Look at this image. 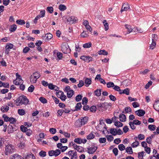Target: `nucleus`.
<instances>
[{
  "instance_id": "nucleus-1",
  "label": "nucleus",
  "mask_w": 159,
  "mask_h": 159,
  "mask_svg": "<svg viewBox=\"0 0 159 159\" xmlns=\"http://www.w3.org/2000/svg\"><path fill=\"white\" fill-rule=\"evenodd\" d=\"M15 104L17 106H20L22 105H27L29 102L27 98L24 95L19 96L15 101Z\"/></svg>"
},
{
  "instance_id": "nucleus-2",
  "label": "nucleus",
  "mask_w": 159,
  "mask_h": 159,
  "mask_svg": "<svg viewBox=\"0 0 159 159\" xmlns=\"http://www.w3.org/2000/svg\"><path fill=\"white\" fill-rule=\"evenodd\" d=\"M15 151V147L11 144H8L5 148V154L8 155L13 152Z\"/></svg>"
},
{
  "instance_id": "nucleus-3",
  "label": "nucleus",
  "mask_w": 159,
  "mask_h": 159,
  "mask_svg": "<svg viewBox=\"0 0 159 159\" xmlns=\"http://www.w3.org/2000/svg\"><path fill=\"white\" fill-rule=\"evenodd\" d=\"M33 75H31L30 77V82L32 83H35L38 79L41 76L39 72H35L33 73Z\"/></svg>"
},
{
  "instance_id": "nucleus-4",
  "label": "nucleus",
  "mask_w": 159,
  "mask_h": 159,
  "mask_svg": "<svg viewBox=\"0 0 159 159\" xmlns=\"http://www.w3.org/2000/svg\"><path fill=\"white\" fill-rule=\"evenodd\" d=\"M64 91L67 93V96L68 98H71L74 94L73 90L70 89V88L69 86H66L65 89Z\"/></svg>"
},
{
  "instance_id": "nucleus-5",
  "label": "nucleus",
  "mask_w": 159,
  "mask_h": 159,
  "mask_svg": "<svg viewBox=\"0 0 159 159\" xmlns=\"http://www.w3.org/2000/svg\"><path fill=\"white\" fill-rule=\"evenodd\" d=\"M141 124V122L140 121L136 119L133 120V121H130L129 123V125L132 129L134 130L136 129V127L134 125H139Z\"/></svg>"
},
{
  "instance_id": "nucleus-6",
  "label": "nucleus",
  "mask_w": 159,
  "mask_h": 159,
  "mask_svg": "<svg viewBox=\"0 0 159 159\" xmlns=\"http://www.w3.org/2000/svg\"><path fill=\"white\" fill-rule=\"evenodd\" d=\"M61 49L63 53L66 54L70 51L68 45L67 43H66L65 45H62L61 46Z\"/></svg>"
},
{
  "instance_id": "nucleus-7",
  "label": "nucleus",
  "mask_w": 159,
  "mask_h": 159,
  "mask_svg": "<svg viewBox=\"0 0 159 159\" xmlns=\"http://www.w3.org/2000/svg\"><path fill=\"white\" fill-rule=\"evenodd\" d=\"M68 155L71 157V159H77L78 157L77 153L76 151L74 150H70L68 153Z\"/></svg>"
},
{
  "instance_id": "nucleus-8",
  "label": "nucleus",
  "mask_w": 159,
  "mask_h": 159,
  "mask_svg": "<svg viewBox=\"0 0 159 159\" xmlns=\"http://www.w3.org/2000/svg\"><path fill=\"white\" fill-rule=\"evenodd\" d=\"M97 149L98 147L97 146L89 147L87 148L88 150L87 152L89 154H93L96 152Z\"/></svg>"
},
{
  "instance_id": "nucleus-9",
  "label": "nucleus",
  "mask_w": 159,
  "mask_h": 159,
  "mask_svg": "<svg viewBox=\"0 0 159 159\" xmlns=\"http://www.w3.org/2000/svg\"><path fill=\"white\" fill-rule=\"evenodd\" d=\"M80 58L87 62H89L90 61H92L93 60L92 57L89 56L83 55L80 57Z\"/></svg>"
},
{
  "instance_id": "nucleus-10",
  "label": "nucleus",
  "mask_w": 159,
  "mask_h": 159,
  "mask_svg": "<svg viewBox=\"0 0 159 159\" xmlns=\"http://www.w3.org/2000/svg\"><path fill=\"white\" fill-rule=\"evenodd\" d=\"M129 8L130 7L129 4L128 3H124L122 5L120 11L122 12L123 11H127Z\"/></svg>"
},
{
  "instance_id": "nucleus-11",
  "label": "nucleus",
  "mask_w": 159,
  "mask_h": 159,
  "mask_svg": "<svg viewBox=\"0 0 159 159\" xmlns=\"http://www.w3.org/2000/svg\"><path fill=\"white\" fill-rule=\"evenodd\" d=\"M135 113L139 116H143L145 113V111L142 109H139L135 111Z\"/></svg>"
},
{
  "instance_id": "nucleus-12",
  "label": "nucleus",
  "mask_w": 159,
  "mask_h": 159,
  "mask_svg": "<svg viewBox=\"0 0 159 159\" xmlns=\"http://www.w3.org/2000/svg\"><path fill=\"white\" fill-rule=\"evenodd\" d=\"M106 125L104 122H101L100 121L99 124L98 126V128L100 131H102L104 129H105L106 130Z\"/></svg>"
},
{
  "instance_id": "nucleus-13",
  "label": "nucleus",
  "mask_w": 159,
  "mask_h": 159,
  "mask_svg": "<svg viewBox=\"0 0 159 159\" xmlns=\"http://www.w3.org/2000/svg\"><path fill=\"white\" fill-rule=\"evenodd\" d=\"M52 37L53 36L52 34L49 33H47L45 35L44 40L46 42H48L51 39Z\"/></svg>"
},
{
  "instance_id": "nucleus-14",
  "label": "nucleus",
  "mask_w": 159,
  "mask_h": 159,
  "mask_svg": "<svg viewBox=\"0 0 159 159\" xmlns=\"http://www.w3.org/2000/svg\"><path fill=\"white\" fill-rule=\"evenodd\" d=\"M92 80L91 79L86 78L84 80V83L85 84V86L88 87L91 84Z\"/></svg>"
},
{
  "instance_id": "nucleus-15",
  "label": "nucleus",
  "mask_w": 159,
  "mask_h": 159,
  "mask_svg": "<svg viewBox=\"0 0 159 159\" xmlns=\"http://www.w3.org/2000/svg\"><path fill=\"white\" fill-rule=\"evenodd\" d=\"M82 125H85L88 121V118L87 117H81L79 119Z\"/></svg>"
},
{
  "instance_id": "nucleus-16",
  "label": "nucleus",
  "mask_w": 159,
  "mask_h": 159,
  "mask_svg": "<svg viewBox=\"0 0 159 159\" xmlns=\"http://www.w3.org/2000/svg\"><path fill=\"white\" fill-rule=\"evenodd\" d=\"M120 120L122 122H124L126 120V117L125 115L124 114H120L119 116Z\"/></svg>"
},
{
  "instance_id": "nucleus-17",
  "label": "nucleus",
  "mask_w": 159,
  "mask_h": 159,
  "mask_svg": "<svg viewBox=\"0 0 159 159\" xmlns=\"http://www.w3.org/2000/svg\"><path fill=\"white\" fill-rule=\"evenodd\" d=\"M154 109L157 111H159V100L157 101L153 105Z\"/></svg>"
},
{
  "instance_id": "nucleus-18",
  "label": "nucleus",
  "mask_w": 159,
  "mask_h": 159,
  "mask_svg": "<svg viewBox=\"0 0 159 159\" xmlns=\"http://www.w3.org/2000/svg\"><path fill=\"white\" fill-rule=\"evenodd\" d=\"M110 133L112 135L115 136L117 134V130L115 128H111L110 129Z\"/></svg>"
},
{
  "instance_id": "nucleus-19",
  "label": "nucleus",
  "mask_w": 159,
  "mask_h": 159,
  "mask_svg": "<svg viewBox=\"0 0 159 159\" xmlns=\"http://www.w3.org/2000/svg\"><path fill=\"white\" fill-rule=\"evenodd\" d=\"M74 125L77 128L80 127L83 125L79 119L75 121Z\"/></svg>"
},
{
  "instance_id": "nucleus-20",
  "label": "nucleus",
  "mask_w": 159,
  "mask_h": 159,
  "mask_svg": "<svg viewBox=\"0 0 159 159\" xmlns=\"http://www.w3.org/2000/svg\"><path fill=\"white\" fill-rule=\"evenodd\" d=\"M9 159H22L21 157L18 154H15L12 156Z\"/></svg>"
},
{
  "instance_id": "nucleus-21",
  "label": "nucleus",
  "mask_w": 159,
  "mask_h": 159,
  "mask_svg": "<svg viewBox=\"0 0 159 159\" xmlns=\"http://www.w3.org/2000/svg\"><path fill=\"white\" fill-rule=\"evenodd\" d=\"M9 109V107L8 106H2L1 107V111L3 112H5L7 111Z\"/></svg>"
},
{
  "instance_id": "nucleus-22",
  "label": "nucleus",
  "mask_w": 159,
  "mask_h": 159,
  "mask_svg": "<svg viewBox=\"0 0 159 159\" xmlns=\"http://www.w3.org/2000/svg\"><path fill=\"white\" fill-rule=\"evenodd\" d=\"M35 157L34 155L32 153L28 154L25 157V159H35Z\"/></svg>"
},
{
  "instance_id": "nucleus-23",
  "label": "nucleus",
  "mask_w": 159,
  "mask_h": 159,
  "mask_svg": "<svg viewBox=\"0 0 159 159\" xmlns=\"http://www.w3.org/2000/svg\"><path fill=\"white\" fill-rule=\"evenodd\" d=\"M17 26L16 25L14 24L10 26L9 29V30L11 32H14L16 29Z\"/></svg>"
},
{
  "instance_id": "nucleus-24",
  "label": "nucleus",
  "mask_w": 159,
  "mask_h": 159,
  "mask_svg": "<svg viewBox=\"0 0 159 159\" xmlns=\"http://www.w3.org/2000/svg\"><path fill=\"white\" fill-rule=\"evenodd\" d=\"M104 26L105 27V30L107 31L109 29V25L106 20H104L103 21Z\"/></svg>"
},
{
  "instance_id": "nucleus-25",
  "label": "nucleus",
  "mask_w": 159,
  "mask_h": 159,
  "mask_svg": "<svg viewBox=\"0 0 159 159\" xmlns=\"http://www.w3.org/2000/svg\"><path fill=\"white\" fill-rule=\"evenodd\" d=\"M94 93L95 95L97 97L100 96L101 94V89H97L94 91Z\"/></svg>"
},
{
  "instance_id": "nucleus-26",
  "label": "nucleus",
  "mask_w": 159,
  "mask_h": 159,
  "mask_svg": "<svg viewBox=\"0 0 159 159\" xmlns=\"http://www.w3.org/2000/svg\"><path fill=\"white\" fill-rule=\"evenodd\" d=\"M18 113L20 116H23L25 114V111L23 109H20L18 110Z\"/></svg>"
},
{
  "instance_id": "nucleus-27",
  "label": "nucleus",
  "mask_w": 159,
  "mask_h": 159,
  "mask_svg": "<svg viewBox=\"0 0 159 159\" xmlns=\"http://www.w3.org/2000/svg\"><path fill=\"white\" fill-rule=\"evenodd\" d=\"M82 107V105L81 102H78L76 106L75 107V111H78L79 110H80L81 108Z\"/></svg>"
},
{
  "instance_id": "nucleus-28",
  "label": "nucleus",
  "mask_w": 159,
  "mask_h": 159,
  "mask_svg": "<svg viewBox=\"0 0 159 159\" xmlns=\"http://www.w3.org/2000/svg\"><path fill=\"white\" fill-rule=\"evenodd\" d=\"M13 47V44L10 43H8L5 46V49H6L10 50V49H12Z\"/></svg>"
},
{
  "instance_id": "nucleus-29",
  "label": "nucleus",
  "mask_w": 159,
  "mask_h": 159,
  "mask_svg": "<svg viewBox=\"0 0 159 159\" xmlns=\"http://www.w3.org/2000/svg\"><path fill=\"white\" fill-rule=\"evenodd\" d=\"M48 88L51 90L54 89L56 88H57V89H58V87H57L56 85H53L52 83H50V84H48Z\"/></svg>"
},
{
  "instance_id": "nucleus-30",
  "label": "nucleus",
  "mask_w": 159,
  "mask_h": 159,
  "mask_svg": "<svg viewBox=\"0 0 159 159\" xmlns=\"http://www.w3.org/2000/svg\"><path fill=\"white\" fill-rule=\"evenodd\" d=\"M99 55H107L108 54V52L105 50H100L98 52Z\"/></svg>"
},
{
  "instance_id": "nucleus-31",
  "label": "nucleus",
  "mask_w": 159,
  "mask_h": 159,
  "mask_svg": "<svg viewBox=\"0 0 159 159\" xmlns=\"http://www.w3.org/2000/svg\"><path fill=\"white\" fill-rule=\"evenodd\" d=\"M59 9L61 11H64L66 9V7L64 5L60 4L59 6Z\"/></svg>"
},
{
  "instance_id": "nucleus-32",
  "label": "nucleus",
  "mask_w": 159,
  "mask_h": 159,
  "mask_svg": "<svg viewBox=\"0 0 159 159\" xmlns=\"http://www.w3.org/2000/svg\"><path fill=\"white\" fill-rule=\"evenodd\" d=\"M114 125L117 127H120L122 126L123 124L121 122L117 121H115Z\"/></svg>"
},
{
  "instance_id": "nucleus-33",
  "label": "nucleus",
  "mask_w": 159,
  "mask_h": 159,
  "mask_svg": "<svg viewBox=\"0 0 159 159\" xmlns=\"http://www.w3.org/2000/svg\"><path fill=\"white\" fill-rule=\"evenodd\" d=\"M61 93V96L60 97V98L62 101H65L67 98L66 96L64 94V93L62 92H60Z\"/></svg>"
},
{
  "instance_id": "nucleus-34",
  "label": "nucleus",
  "mask_w": 159,
  "mask_h": 159,
  "mask_svg": "<svg viewBox=\"0 0 159 159\" xmlns=\"http://www.w3.org/2000/svg\"><path fill=\"white\" fill-rule=\"evenodd\" d=\"M17 24L19 25H23L25 24V21L23 20H18L16 21Z\"/></svg>"
},
{
  "instance_id": "nucleus-35",
  "label": "nucleus",
  "mask_w": 159,
  "mask_h": 159,
  "mask_svg": "<svg viewBox=\"0 0 159 159\" xmlns=\"http://www.w3.org/2000/svg\"><path fill=\"white\" fill-rule=\"evenodd\" d=\"M148 129L151 131H154L156 128V126L154 125H150L148 126Z\"/></svg>"
},
{
  "instance_id": "nucleus-36",
  "label": "nucleus",
  "mask_w": 159,
  "mask_h": 159,
  "mask_svg": "<svg viewBox=\"0 0 159 159\" xmlns=\"http://www.w3.org/2000/svg\"><path fill=\"white\" fill-rule=\"evenodd\" d=\"M125 149L126 152L129 154H132L133 152L132 149L130 147H127Z\"/></svg>"
},
{
  "instance_id": "nucleus-37",
  "label": "nucleus",
  "mask_w": 159,
  "mask_h": 159,
  "mask_svg": "<svg viewBox=\"0 0 159 159\" xmlns=\"http://www.w3.org/2000/svg\"><path fill=\"white\" fill-rule=\"evenodd\" d=\"M64 112V110L63 109L59 110L57 112V115L58 116H61L63 113Z\"/></svg>"
},
{
  "instance_id": "nucleus-38",
  "label": "nucleus",
  "mask_w": 159,
  "mask_h": 159,
  "mask_svg": "<svg viewBox=\"0 0 159 159\" xmlns=\"http://www.w3.org/2000/svg\"><path fill=\"white\" fill-rule=\"evenodd\" d=\"M39 155L41 157H43L46 156V152L45 151L42 150L39 152Z\"/></svg>"
},
{
  "instance_id": "nucleus-39",
  "label": "nucleus",
  "mask_w": 159,
  "mask_h": 159,
  "mask_svg": "<svg viewBox=\"0 0 159 159\" xmlns=\"http://www.w3.org/2000/svg\"><path fill=\"white\" fill-rule=\"evenodd\" d=\"M91 43L89 42L84 44L83 45V47L84 48H88L90 47L91 46Z\"/></svg>"
},
{
  "instance_id": "nucleus-40",
  "label": "nucleus",
  "mask_w": 159,
  "mask_h": 159,
  "mask_svg": "<svg viewBox=\"0 0 159 159\" xmlns=\"http://www.w3.org/2000/svg\"><path fill=\"white\" fill-rule=\"evenodd\" d=\"M125 28L127 29L128 31V33L127 32V34H129L132 31V28H131L130 25H125Z\"/></svg>"
},
{
  "instance_id": "nucleus-41",
  "label": "nucleus",
  "mask_w": 159,
  "mask_h": 159,
  "mask_svg": "<svg viewBox=\"0 0 159 159\" xmlns=\"http://www.w3.org/2000/svg\"><path fill=\"white\" fill-rule=\"evenodd\" d=\"M82 96L81 94H79L75 97V101L76 102L80 101L82 99Z\"/></svg>"
},
{
  "instance_id": "nucleus-42",
  "label": "nucleus",
  "mask_w": 159,
  "mask_h": 159,
  "mask_svg": "<svg viewBox=\"0 0 159 159\" xmlns=\"http://www.w3.org/2000/svg\"><path fill=\"white\" fill-rule=\"evenodd\" d=\"M18 146L19 148L22 149L24 148L25 147V144L24 143L20 141V143H18Z\"/></svg>"
},
{
  "instance_id": "nucleus-43",
  "label": "nucleus",
  "mask_w": 159,
  "mask_h": 159,
  "mask_svg": "<svg viewBox=\"0 0 159 159\" xmlns=\"http://www.w3.org/2000/svg\"><path fill=\"white\" fill-rule=\"evenodd\" d=\"M144 153V152L143 151L138 153V157L139 159H143Z\"/></svg>"
},
{
  "instance_id": "nucleus-44",
  "label": "nucleus",
  "mask_w": 159,
  "mask_h": 159,
  "mask_svg": "<svg viewBox=\"0 0 159 159\" xmlns=\"http://www.w3.org/2000/svg\"><path fill=\"white\" fill-rule=\"evenodd\" d=\"M61 151L60 150L58 149H57L54 150V156L56 157H57L61 153Z\"/></svg>"
},
{
  "instance_id": "nucleus-45",
  "label": "nucleus",
  "mask_w": 159,
  "mask_h": 159,
  "mask_svg": "<svg viewBox=\"0 0 159 159\" xmlns=\"http://www.w3.org/2000/svg\"><path fill=\"white\" fill-rule=\"evenodd\" d=\"M118 148L120 150L122 151L125 149V147L123 144H120L118 145Z\"/></svg>"
},
{
  "instance_id": "nucleus-46",
  "label": "nucleus",
  "mask_w": 159,
  "mask_h": 159,
  "mask_svg": "<svg viewBox=\"0 0 159 159\" xmlns=\"http://www.w3.org/2000/svg\"><path fill=\"white\" fill-rule=\"evenodd\" d=\"M107 87L108 88H110L111 87H112L113 88V87L114 86V83L111 82H108L107 84Z\"/></svg>"
},
{
  "instance_id": "nucleus-47",
  "label": "nucleus",
  "mask_w": 159,
  "mask_h": 159,
  "mask_svg": "<svg viewBox=\"0 0 159 159\" xmlns=\"http://www.w3.org/2000/svg\"><path fill=\"white\" fill-rule=\"evenodd\" d=\"M71 143H72V146L74 147V149H75V150H76L79 146H78L76 144H75L74 143V142H73V141H71V142H70V143L69 144V147H71Z\"/></svg>"
},
{
  "instance_id": "nucleus-48",
  "label": "nucleus",
  "mask_w": 159,
  "mask_h": 159,
  "mask_svg": "<svg viewBox=\"0 0 159 159\" xmlns=\"http://www.w3.org/2000/svg\"><path fill=\"white\" fill-rule=\"evenodd\" d=\"M39 101L43 103H46L47 102V99L43 97H41L39 98Z\"/></svg>"
},
{
  "instance_id": "nucleus-49",
  "label": "nucleus",
  "mask_w": 159,
  "mask_h": 159,
  "mask_svg": "<svg viewBox=\"0 0 159 159\" xmlns=\"http://www.w3.org/2000/svg\"><path fill=\"white\" fill-rule=\"evenodd\" d=\"M77 20V18H75L74 16L69 17L67 19L68 21H72L73 22L76 21Z\"/></svg>"
},
{
  "instance_id": "nucleus-50",
  "label": "nucleus",
  "mask_w": 159,
  "mask_h": 159,
  "mask_svg": "<svg viewBox=\"0 0 159 159\" xmlns=\"http://www.w3.org/2000/svg\"><path fill=\"white\" fill-rule=\"evenodd\" d=\"M106 137L107 138V140L110 142L112 141L114 139L113 136L111 135H107L106 136Z\"/></svg>"
},
{
  "instance_id": "nucleus-51",
  "label": "nucleus",
  "mask_w": 159,
  "mask_h": 159,
  "mask_svg": "<svg viewBox=\"0 0 159 159\" xmlns=\"http://www.w3.org/2000/svg\"><path fill=\"white\" fill-rule=\"evenodd\" d=\"M45 14V11L44 10H42L40 11L39 14L38 16H39L40 18H41L44 17Z\"/></svg>"
},
{
  "instance_id": "nucleus-52",
  "label": "nucleus",
  "mask_w": 159,
  "mask_h": 159,
  "mask_svg": "<svg viewBox=\"0 0 159 159\" xmlns=\"http://www.w3.org/2000/svg\"><path fill=\"white\" fill-rule=\"evenodd\" d=\"M139 145V142L138 141L136 140L131 144V146L133 148H135L137 147Z\"/></svg>"
},
{
  "instance_id": "nucleus-53",
  "label": "nucleus",
  "mask_w": 159,
  "mask_h": 159,
  "mask_svg": "<svg viewBox=\"0 0 159 159\" xmlns=\"http://www.w3.org/2000/svg\"><path fill=\"white\" fill-rule=\"evenodd\" d=\"M95 137V135L93 134H89L87 136V139H93Z\"/></svg>"
},
{
  "instance_id": "nucleus-54",
  "label": "nucleus",
  "mask_w": 159,
  "mask_h": 159,
  "mask_svg": "<svg viewBox=\"0 0 159 159\" xmlns=\"http://www.w3.org/2000/svg\"><path fill=\"white\" fill-rule=\"evenodd\" d=\"M81 139L79 138H75L74 139V142L75 143H76L79 144H80L81 143H82V142L81 141Z\"/></svg>"
},
{
  "instance_id": "nucleus-55",
  "label": "nucleus",
  "mask_w": 159,
  "mask_h": 159,
  "mask_svg": "<svg viewBox=\"0 0 159 159\" xmlns=\"http://www.w3.org/2000/svg\"><path fill=\"white\" fill-rule=\"evenodd\" d=\"M47 10L49 13H52L53 11V8L52 7H48L47 8Z\"/></svg>"
},
{
  "instance_id": "nucleus-56",
  "label": "nucleus",
  "mask_w": 159,
  "mask_h": 159,
  "mask_svg": "<svg viewBox=\"0 0 159 159\" xmlns=\"http://www.w3.org/2000/svg\"><path fill=\"white\" fill-rule=\"evenodd\" d=\"M97 110V107L96 106H91L90 108V111L93 112H95Z\"/></svg>"
},
{
  "instance_id": "nucleus-57",
  "label": "nucleus",
  "mask_w": 159,
  "mask_h": 159,
  "mask_svg": "<svg viewBox=\"0 0 159 159\" xmlns=\"http://www.w3.org/2000/svg\"><path fill=\"white\" fill-rule=\"evenodd\" d=\"M7 131L9 133H12L13 131V128L11 125H9L8 126Z\"/></svg>"
},
{
  "instance_id": "nucleus-58",
  "label": "nucleus",
  "mask_w": 159,
  "mask_h": 159,
  "mask_svg": "<svg viewBox=\"0 0 159 159\" xmlns=\"http://www.w3.org/2000/svg\"><path fill=\"white\" fill-rule=\"evenodd\" d=\"M16 80H18L19 81H21L22 82H23V80L21 78L20 75L18 74V73H17L16 74Z\"/></svg>"
},
{
  "instance_id": "nucleus-59",
  "label": "nucleus",
  "mask_w": 159,
  "mask_h": 159,
  "mask_svg": "<svg viewBox=\"0 0 159 159\" xmlns=\"http://www.w3.org/2000/svg\"><path fill=\"white\" fill-rule=\"evenodd\" d=\"M76 150L79 152H82L84 151V148L82 147L79 146Z\"/></svg>"
},
{
  "instance_id": "nucleus-60",
  "label": "nucleus",
  "mask_w": 159,
  "mask_h": 159,
  "mask_svg": "<svg viewBox=\"0 0 159 159\" xmlns=\"http://www.w3.org/2000/svg\"><path fill=\"white\" fill-rule=\"evenodd\" d=\"M57 56L59 60H61L62 57V54L60 52H57Z\"/></svg>"
},
{
  "instance_id": "nucleus-61",
  "label": "nucleus",
  "mask_w": 159,
  "mask_h": 159,
  "mask_svg": "<svg viewBox=\"0 0 159 159\" xmlns=\"http://www.w3.org/2000/svg\"><path fill=\"white\" fill-rule=\"evenodd\" d=\"M156 45L155 41H152V44L150 45V49L153 50L155 47Z\"/></svg>"
},
{
  "instance_id": "nucleus-62",
  "label": "nucleus",
  "mask_w": 159,
  "mask_h": 159,
  "mask_svg": "<svg viewBox=\"0 0 159 159\" xmlns=\"http://www.w3.org/2000/svg\"><path fill=\"white\" fill-rule=\"evenodd\" d=\"M2 117L4 118V120L5 121H9L10 117H9L6 115L4 114L2 116Z\"/></svg>"
},
{
  "instance_id": "nucleus-63",
  "label": "nucleus",
  "mask_w": 159,
  "mask_h": 159,
  "mask_svg": "<svg viewBox=\"0 0 159 159\" xmlns=\"http://www.w3.org/2000/svg\"><path fill=\"white\" fill-rule=\"evenodd\" d=\"M122 93L123 94H126L127 95H129V89L127 88L123 90Z\"/></svg>"
},
{
  "instance_id": "nucleus-64",
  "label": "nucleus",
  "mask_w": 159,
  "mask_h": 159,
  "mask_svg": "<svg viewBox=\"0 0 159 159\" xmlns=\"http://www.w3.org/2000/svg\"><path fill=\"white\" fill-rule=\"evenodd\" d=\"M20 130L23 132H25L26 130H27V129L26 127H25L24 125H22L20 126Z\"/></svg>"
}]
</instances>
